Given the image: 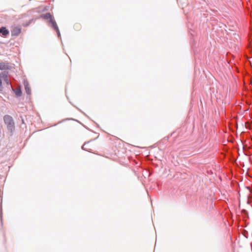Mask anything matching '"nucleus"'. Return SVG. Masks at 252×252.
Segmentation results:
<instances>
[{
	"label": "nucleus",
	"instance_id": "12",
	"mask_svg": "<svg viewBox=\"0 0 252 252\" xmlns=\"http://www.w3.org/2000/svg\"><path fill=\"white\" fill-rule=\"evenodd\" d=\"M89 142H90V141L88 142H87V143H89ZM86 144H87V143H85V144H84L82 146V149L83 150H86V149L85 148V147H85V145H86ZM86 151H87V150H86Z\"/></svg>",
	"mask_w": 252,
	"mask_h": 252
},
{
	"label": "nucleus",
	"instance_id": "14",
	"mask_svg": "<svg viewBox=\"0 0 252 252\" xmlns=\"http://www.w3.org/2000/svg\"><path fill=\"white\" fill-rule=\"evenodd\" d=\"M82 112V113H83L84 114H85V115H86L84 113V112Z\"/></svg>",
	"mask_w": 252,
	"mask_h": 252
},
{
	"label": "nucleus",
	"instance_id": "7",
	"mask_svg": "<svg viewBox=\"0 0 252 252\" xmlns=\"http://www.w3.org/2000/svg\"><path fill=\"white\" fill-rule=\"evenodd\" d=\"M8 75V72L7 71H3L0 73V78H2L4 81H6Z\"/></svg>",
	"mask_w": 252,
	"mask_h": 252
},
{
	"label": "nucleus",
	"instance_id": "10",
	"mask_svg": "<svg viewBox=\"0 0 252 252\" xmlns=\"http://www.w3.org/2000/svg\"><path fill=\"white\" fill-rule=\"evenodd\" d=\"M0 218L1 223L2 224V210H1V207H0Z\"/></svg>",
	"mask_w": 252,
	"mask_h": 252
},
{
	"label": "nucleus",
	"instance_id": "6",
	"mask_svg": "<svg viewBox=\"0 0 252 252\" xmlns=\"http://www.w3.org/2000/svg\"><path fill=\"white\" fill-rule=\"evenodd\" d=\"M25 89L27 94L30 95L31 94V90L29 86V83L27 81H24V83Z\"/></svg>",
	"mask_w": 252,
	"mask_h": 252
},
{
	"label": "nucleus",
	"instance_id": "5",
	"mask_svg": "<svg viewBox=\"0 0 252 252\" xmlns=\"http://www.w3.org/2000/svg\"><path fill=\"white\" fill-rule=\"evenodd\" d=\"M9 33V31L5 27L0 28V35L6 37Z\"/></svg>",
	"mask_w": 252,
	"mask_h": 252
},
{
	"label": "nucleus",
	"instance_id": "4",
	"mask_svg": "<svg viewBox=\"0 0 252 252\" xmlns=\"http://www.w3.org/2000/svg\"><path fill=\"white\" fill-rule=\"evenodd\" d=\"M21 32V28L19 27H14L11 31L12 36H18Z\"/></svg>",
	"mask_w": 252,
	"mask_h": 252
},
{
	"label": "nucleus",
	"instance_id": "1",
	"mask_svg": "<svg viewBox=\"0 0 252 252\" xmlns=\"http://www.w3.org/2000/svg\"><path fill=\"white\" fill-rule=\"evenodd\" d=\"M40 18L45 20H48V22L50 25L51 27L56 31L57 34V36L59 38H61V33L57 24V23L54 19L53 18L52 14L49 13H46L45 14L40 15Z\"/></svg>",
	"mask_w": 252,
	"mask_h": 252
},
{
	"label": "nucleus",
	"instance_id": "2",
	"mask_svg": "<svg viewBox=\"0 0 252 252\" xmlns=\"http://www.w3.org/2000/svg\"><path fill=\"white\" fill-rule=\"evenodd\" d=\"M3 121L8 132L12 135L15 130V123L13 118L10 115H5L3 117Z\"/></svg>",
	"mask_w": 252,
	"mask_h": 252
},
{
	"label": "nucleus",
	"instance_id": "11",
	"mask_svg": "<svg viewBox=\"0 0 252 252\" xmlns=\"http://www.w3.org/2000/svg\"><path fill=\"white\" fill-rule=\"evenodd\" d=\"M2 80L0 78V92H1L2 91Z\"/></svg>",
	"mask_w": 252,
	"mask_h": 252
},
{
	"label": "nucleus",
	"instance_id": "13",
	"mask_svg": "<svg viewBox=\"0 0 252 252\" xmlns=\"http://www.w3.org/2000/svg\"><path fill=\"white\" fill-rule=\"evenodd\" d=\"M7 85H9V81H8V78H7V80L6 81H4Z\"/></svg>",
	"mask_w": 252,
	"mask_h": 252
},
{
	"label": "nucleus",
	"instance_id": "9",
	"mask_svg": "<svg viewBox=\"0 0 252 252\" xmlns=\"http://www.w3.org/2000/svg\"><path fill=\"white\" fill-rule=\"evenodd\" d=\"M33 21V19H32L30 20L28 22L23 23L22 26L25 27H28L32 22Z\"/></svg>",
	"mask_w": 252,
	"mask_h": 252
},
{
	"label": "nucleus",
	"instance_id": "3",
	"mask_svg": "<svg viewBox=\"0 0 252 252\" xmlns=\"http://www.w3.org/2000/svg\"><path fill=\"white\" fill-rule=\"evenodd\" d=\"M12 68V66L10 63L8 62H0V70H10Z\"/></svg>",
	"mask_w": 252,
	"mask_h": 252
},
{
	"label": "nucleus",
	"instance_id": "8",
	"mask_svg": "<svg viewBox=\"0 0 252 252\" xmlns=\"http://www.w3.org/2000/svg\"><path fill=\"white\" fill-rule=\"evenodd\" d=\"M14 92L17 97H20L22 94V92L20 89H16L14 90Z\"/></svg>",
	"mask_w": 252,
	"mask_h": 252
}]
</instances>
